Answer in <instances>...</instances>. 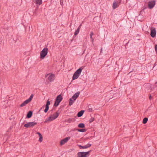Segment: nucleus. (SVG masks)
<instances>
[{"label": "nucleus", "instance_id": "obj_1", "mask_svg": "<svg viewBox=\"0 0 157 157\" xmlns=\"http://www.w3.org/2000/svg\"><path fill=\"white\" fill-rule=\"evenodd\" d=\"M59 114L58 112V111L56 112L55 114L51 115V116L49 117L46 118L45 121L44 122V123L51 121L55 119L58 117Z\"/></svg>", "mask_w": 157, "mask_h": 157}, {"label": "nucleus", "instance_id": "obj_2", "mask_svg": "<svg viewBox=\"0 0 157 157\" xmlns=\"http://www.w3.org/2000/svg\"><path fill=\"white\" fill-rule=\"evenodd\" d=\"M91 150H90L86 152H78L77 157H88L90 155V153L91 151Z\"/></svg>", "mask_w": 157, "mask_h": 157}, {"label": "nucleus", "instance_id": "obj_3", "mask_svg": "<svg viewBox=\"0 0 157 157\" xmlns=\"http://www.w3.org/2000/svg\"><path fill=\"white\" fill-rule=\"evenodd\" d=\"M48 51V48H44L40 52V58L41 59H43L47 55Z\"/></svg>", "mask_w": 157, "mask_h": 157}, {"label": "nucleus", "instance_id": "obj_4", "mask_svg": "<svg viewBox=\"0 0 157 157\" xmlns=\"http://www.w3.org/2000/svg\"><path fill=\"white\" fill-rule=\"evenodd\" d=\"M62 99L63 98L61 94L58 95L56 97L54 106L55 107L57 106L62 101Z\"/></svg>", "mask_w": 157, "mask_h": 157}, {"label": "nucleus", "instance_id": "obj_5", "mask_svg": "<svg viewBox=\"0 0 157 157\" xmlns=\"http://www.w3.org/2000/svg\"><path fill=\"white\" fill-rule=\"evenodd\" d=\"M151 36L153 38L155 36L156 34V31L155 28L153 27H151Z\"/></svg>", "mask_w": 157, "mask_h": 157}, {"label": "nucleus", "instance_id": "obj_6", "mask_svg": "<svg viewBox=\"0 0 157 157\" xmlns=\"http://www.w3.org/2000/svg\"><path fill=\"white\" fill-rule=\"evenodd\" d=\"M37 124V123L35 122H29L24 124V126L28 128L33 127Z\"/></svg>", "mask_w": 157, "mask_h": 157}, {"label": "nucleus", "instance_id": "obj_7", "mask_svg": "<svg viewBox=\"0 0 157 157\" xmlns=\"http://www.w3.org/2000/svg\"><path fill=\"white\" fill-rule=\"evenodd\" d=\"M78 146L79 147L80 149H85L91 147V144H88L84 146H82L81 145L78 144Z\"/></svg>", "mask_w": 157, "mask_h": 157}, {"label": "nucleus", "instance_id": "obj_8", "mask_svg": "<svg viewBox=\"0 0 157 157\" xmlns=\"http://www.w3.org/2000/svg\"><path fill=\"white\" fill-rule=\"evenodd\" d=\"M155 4V1H151L148 2V7L149 8L152 9L154 6Z\"/></svg>", "mask_w": 157, "mask_h": 157}, {"label": "nucleus", "instance_id": "obj_9", "mask_svg": "<svg viewBox=\"0 0 157 157\" xmlns=\"http://www.w3.org/2000/svg\"><path fill=\"white\" fill-rule=\"evenodd\" d=\"M70 137H68L61 140L60 142V145H62L67 143V141L70 139Z\"/></svg>", "mask_w": 157, "mask_h": 157}, {"label": "nucleus", "instance_id": "obj_10", "mask_svg": "<svg viewBox=\"0 0 157 157\" xmlns=\"http://www.w3.org/2000/svg\"><path fill=\"white\" fill-rule=\"evenodd\" d=\"M50 104V101L48 100L47 101L46 104L45 105V108L44 110V112L46 113L49 109V105Z\"/></svg>", "mask_w": 157, "mask_h": 157}, {"label": "nucleus", "instance_id": "obj_11", "mask_svg": "<svg viewBox=\"0 0 157 157\" xmlns=\"http://www.w3.org/2000/svg\"><path fill=\"white\" fill-rule=\"evenodd\" d=\"M84 66H82L80 67L75 72L80 75V74L81 73L82 70L84 68Z\"/></svg>", "mask_w": 157, "mask_h": 157}, {"label": "nucleus", "instance_id": "obj_12", "mask_svg": "<svg viewBox=\"0 0 157 157\" xmlns=\"http://www.w3.org/2000/svg\"><path fill=\"white\" fill-rule=\"evenodd\" d=\"M55 76L54 75L52 74L49 76L48 77V79L50 82L54 80Z\"/></svg>", "mask_w": 157, "mask_h": 157}, {"label": "nucleus", "instance_id": "obj_13", "mask_svg": "<svg viewBox=\"0 0 157 157\" xmlns=\"http://www.w3.org/2000/svg\"><path fill=\"white\" fill-rule=\"evenodd\" d=\"M33 115V112L31 111H30L28 112L27 113L26 117L28 118H29L31 117Z\"/></svg>", "mask_w": 157, "mask_h": 157}, {"label": "nucleus", "instance_id": "obj_14", "mask_svg": "<svg viewBox=\"0 0 157 157\" xmlns=\"http://www.w3.org/2000/svg\"><path fill=\"white\" fill-rule=\"evenodd\" d=\"M79 76V75H78L75 72L74 73V75H73L72 77V80H74L77 78Z\"/></svg>", "mask_w": 157, "mask_h": 157}, {"label": "nucleus", "instance_id": "obj_15", "mask_svg": "<svg viewBox=\"0 0 157 157\" xmlns=\"http://www.w3.org/2000/svg\"><path fill=\"white\" fill-rule=\"evenodd\" d=\"M84 112V110H81V111H80V112H79L77 114V116L78 117H81V116H82V115L83 114Z\"/></svg>", "mask_w": 157, "mask_h": 157}, {"label": "nucleus", "instance_id": "obj_16", "mask_svg": "<svg viewBox=\"0 0 157 157\" xmlns=\"http://www.w3.org/2000/svg\"><path fill=\"white\" fill-rule=\"evenodd\" d=\"M29 103L27 100L25 101L23 103H22L20 105L21 107H22L25 106L26 104Z\"/></svg>", "mask_w": 157, "mask_h": 157}, {"label": "nucleus", "instance_id": "obj_17", "mask_svg": "<svg viewBox=\"0 0 157 157\" xmlns=\"http://www.w3.org/2000/svg\"><path fill=\"white\" fill-rule=\"evenodd\" d=\"M118 6L117 3L115 1H114L113 5V9H115Z\"/></svg>", "mask_w": 157, "mask_h": 157}, {"label": "nucleus", "instance_id": "obj_18", "mask_svg": "<svg viewBox=\"0 0 157 157\" xmlns=\"http://www.w3.org/2000/svg\"><path fill=\"white\" fill-rule=\"evenodd\" d=\"M75 101V100H74L71 98H70L69 99V105L71 106V105H72L73 104V103Z\"/></svg>", "mask_w": 157, "mask_h": 157}, {"label": "nucleus", "instance_id": "obj_19", "mask_svg": "<svg viewBox=\"0 0 157 157\" xmlns=\"http://www.w3.org/2000/svg\"><path fill=\"white\" fill-rule=\"evenodd\" d=\"M76 130L78 132H85L86 131V130L85 129H76Z\"/></svg>", "mask_w": 157, "mask_h": 157}, {"label": "nucleus", "instance_id": "obj_20", "mask_svg": "<svg viewBox=\"0 0 157 157\" xmlns=\"http://www.w3.org/2000/svg\"><path fill=\"white\" fill-rule=\"evenodd\" d=\"M35 2L36 4L40 5L42 4V0H36Z\"/></svg>", "mask_w": 157, "mask_h": 157}, {"label": "nucleus", "instance_id": "obj_21", "mask_svg": "<svg viewBox=\"0 0 157 157\" xmlns=\"http://www.w3.org/2000/svg\"><path fill=\"white\" fill-rule=\"evenodd\" d=\"M78 127L80 128H83L85 127V125L84 124L81 123L78 125Z\"/></svg>", "mask_w": 157, "mask_h": 157}, {"label": "nucleus", "instance_id": "obj_22", "mask_svg": "<svg viewBox=\"0 0 157 157\" xmlns=\"http://www.w3.org/2000/svg\"><path fill=\"white\" fill-rule=\"evenodd\" d=\"M148 121V118L147 117H145L144 118L143 121V123L144 124H145L147 123Z\"/></svg>", "mask_w": 157, "mask_h": 157}, {"label": "nucleus", "instance_id": "obj_23", "mask_svg": "<svg viewBox=\"0 0 157 157\" xmlns=\"http://www.w3.org/2000/svg\"><path fill=\"white\" fill-rule=\"evenodd\" d=\"M145 86L146 88H148L149 89H150L151 90V85L149 83H147L145 85Z\"/></svg>", "mask_w": 157, "mask_h": 157}, {"label": "nucleus", "instance_id": "obj_24", "mask_svg": "<svg viewBox=\"0 0 157 157\" xmlns=\"http://www.w3.org/2000/svg\"><path fill=\"white\" fill-rule=\"evenodd\" d=\"M33 94H32L31 96H30L29 98L27 99L28 101L29 102L31 101L32 100V99L33 98Z\"/></svg>", "mask_w": 157, "mask_h": 157}, {"label": "nucleus", "instance_id": "obj_25", "mask_svg": "<svg viewBox=\"0 0 157 157\" xmlns=\"http://www.w3.org/2000/svg\"><path fill=\"white\" fill-rule=\"evenodd\" d=\"M80 92H78L76 93H75L73 95L75 96L76 97V98H77L79 96V94H80Z\"/></svg>", "mask_w": 157, "mask_h": 157}, {"label": "nucleus", "instance_id": "obj_26", "mask_svg": "<svg viewBox=\"0 0 157 157\" xmlns=\"http://www.w3.org/2000/svg\"><path fill=\"white\" fill-rule=\"evenodd\" d=\"M79 30H80L78 29L76 30L74 33V35L75 36H76L78 34L79 32Z\"/></svg>", "mask_w": 157, "mask_h": 157}, {"label": "nucleus", "instance_id": "obj_27", "mask_svg": "<svg viewBox=\"0 0 157 157\" xmlns=\"http://www.w3.org/2000/svg\"><path fill=\"white\" fill-rule=\"evenodd\" d=\"M94 34V33L93 32H91L90 34V37L92 41H93V39L92 38V36Z\"/></svg>", "mask_w": 157, "mask_h": 157}, {"label": "nucleus", "instance_id": "obj_28", "mask_svg": "<svg viewBox=\"0 0 157 157\" xmlns=\"http://www.w3.org/2000/svg\"><path fill=\"white\" fill-rule=\"evenodd\" d=\"M73 119L69 118L67 120V122L68 123H70Z\"/></svg>", "mask_w": 157, "mask_h": 157}, {"label": "nucleus", "instance_id": "obj_29", "mask_svg": "<svg viewBox=\"0 0 157 157\" xmlns=\"http://www.w3.org/2000/svg\"><path fill=\"white\" fill-rule=\"evenodd\" d=\"M39 141L40 142H41L43 140V136H40V138L39 140Z\"/></svg>", "mask_w": 157, "mask_h": 157}, {"label": "nucleus", "instance_id": "obj_30", "mask_svg": "<svg viewBox=\"0 0 157 157\" xmlns=\"http://www.w3.org/2000/svg\"><path fill=\"white\" fill-rule=\"evenodd\" d=\"M94 120V118L93 117H91L89 120L90 123H91L93 122Z\"/></svg>", "mask_w": 157, "mask_h": 157}, {"label": "nucleus", "instance_id": "obj_31", "mask_svg": "<svg viewBox=\"0 0 157 157\" xmlns=\"http://www.w3.org/2000/svg\"><path fill=\"white\" fill-rule=\"evenodd\" d=\"M71 98L74 100H76L77 98H76V97H75V96L73 95Z\"/></svg>", "mask_w": 157, "mask_h": 157}, {"label": "nucleus", "instance_id": "obj_32", "mask_svg": "<svg viewBox=\"0 0 157 157\" xmlns=\"http://www.w3.org/2000/svg\"><path fill=\"white\" fill-rule=\"evenodd\" d=\"M88 110L90 112H92L93 111V109L92 108H89Z\"/></svg>", "mask_w": 157, "mask_h": 157}, {"label": "nucleus", "instance_id": "obj_33", "mask_svg": "<svg viewBox=\"0 0 157 157\" xmlns=\"http://www.w3.org/2000/svg\"><path fill=\"white\" fill-rule=\"evenodd\" d=\"M155 51L156 53H157V45H155Z\"/></svg>", "mask_w": 157, "mask_h": 157}, {"label": "nucleus", "instance_id": "obj_34", "mask_svg": "<svg viewBox=\"0 0 157 157\" xmlns=\"http://www.w3.org/2000/svg\"><path fill=\"white\" fill-rule=\"evenodd\" d=\"M36 134H38V135H39V137H40V136H42V135L41 134V133H40V132H37L36 133Z\"/></svg>", "mask_w": 157, "mask_h": 157}, {"label": "nucleus", "instance_id": "obj_35", "mask_svg": "<svg viewBox=\"0 0 157 157\" xmlns=\"http://www.w3.org/2000/svg\"><path fill=\"white\" fill-rule=\"evenodd\" d=\"M81 26H82V24H80L77 29H78L79 30H80V29L81 27Z\"/></svg>", "mask_w": 157, "mask_h": 157}, {"label": "nucleus", "instance_id": "obj_36", "mask_svg": "<svg viewBox=\"0 0 157 157\" xmlns=\"http://www.w3.org/2000/svg\"><path fill=\"white\" fill-rule=\"evenodd\" d=\"M151 98H152V96H151L150 95L149 96V99L150 100H151Z\"/></svg>", "mask_w": 157, "mask_h": 157}, {"label": "nucleus", "instance_id": "obj_37", "mask_svg": "<svg viewBox=\"0 0 157 157\" xmlns=\"http://www.w3.org/2000/svg\"><path fill=\"white\" fill-rule=\"evenodd\" d=\"M102 52V49L101 48V49L100 52L101 53Z\"/></svg>", "mask_w": 157, "mask_h": 157}, {"label": "nucleus", "instance_id": "obj_38", "mask_svg": "<svg viewBox=\"0 0 157 157\" xmlns=\"http://www.w3.org/2000/svg\"><path fill=\"white\" fill-rule=\"evenodd\" d=\"M155 84H157V82H155Z\"/></svg>", "mask_w": 157, "mask_h": 157}, {"label": "nucleus", "instance_id": "obj_39", "mask_svg": "<svg viewBox=\"0 0 157 157\" xmlns=\"http://www.w3.org/2000/svg\"><path fill=\"white\" fill-rule=\"evenodd\" d=\"M43 107H44V106H43L41 108V109H41L43 108Z\"/></svg>", "mask_w": 157, "mask_h": 157}, {"label": "nucleus", "instance_id": "obj_40", "mask_svg": "<svg viewBox=\"0 0 157 157\" xmlns=\"http://www.w3.org/2000/svg\"><path fill=\"white\" fill-rule=\"evenodd\" d=\"M129 40L128 41V42H127V44H128L129 42Z\"/></svg>", "mask_w": 157, "mask_h": 157}]
</instances>
